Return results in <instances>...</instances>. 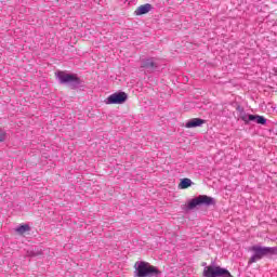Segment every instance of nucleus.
<instances>
[{
  "label": "nucleus",
  "mask_w": 277,
  "mask_h": 277,
  "mask_svg": "<svg viewBox=\"0 0 277 277\" xmlns=\"http://www.w3.org/2000/svg\"><path fill=\"white\" fill-rule=\"evenodd\" d=\"M127 98H129V95L124 92H116L109 95L105 100V103L106 105H122L123 103H127Z\"/></svg>",
  "instance_id": "6"
},
{
  "label": "nucleus",
  "mask_w": 277,
  "mask_h": 277,
  "mask_svg": "<svg viewBox=\"0 0 277 277\" xmlns=\"http://www.w3.org/2000/svg\"><path fill=\"white\" fill-rule=\"evenodd\" d=\"M205 120L200 118H193L188 120L185 124L186 129H195L196 127H202L205 124Z\"/></svg>",
  "instance_id": "9"
},
{
  "label": "nucleus",
  "mask_w": 277,
  "mask_h": 277,
  "mask_svg": "<svg viewBox=\"0 0 277 277\" xmlns=\"http://www.w3.org/2000/svg\"><path fill=\"white\" fill-rule=\"evenodd\" d=\"M203 277H233L230 272L226 268H222L221 266L217 265H208L203 268L202 273Z\"/></svg>",
  "instance_id": "3"
},
{
  "label": "nucleus",
  "mask_w": 277,
  "mask_h": 277,
  "mask_svg": "<svg viewBox=\"0 0 277 277\" xmlns=\"http://www.w3.org/2000/svg\"><path fill=\"white\" fill-rule=\"evenodd\" d=\"M141 68H145L148 72H154V70H157L159 68V61L155 57L150 58H142L141 60Z\"/></svg>",
  "instance_id": "8"
},
{
  "label": "nucleus",
  "mask_w": 277,
  "mask_h": 277,
  "mask_svg": "<svg viewBox=\"0 0 277 277\" xmlns=\"http://www.w3.org/2000/svg\"><path fill=\"white\" fill-rule=\"evenodd\" d=\"M211 205H215V199L213 197H209L207 195H199L198 197H195L190 201H188L187 209L192 210L200 206L211 207Z\"/></svg>",
  "instance_id": "4"
},
{
  "label": "nucleus",
  "mask_w": 277,
  "mask_h": 277,
  "mask_svg": "<svg viewBox=\"0 0 277 277\" xmlns=\"http://www.w3.org/2000/svg\"><path fill=\"white\" fill-rule=\"evenodd\" d=\"M275 74L277 75V67L275 68Z\"/></svg>",
  "instance_id": "14"
},
{
  "label": "nucleus",
  "mask_w": 277,
  "mask_h": 277,
  "mask_svg": "<svg viewBox=\"0 0 277 277\" xmlns=\"http://www.w3.org/2000/svg\"><path fill=\"white\" fill-rule=\"evenodd\" d=\"M240 118L246 122L247 124L249 122H256L258 124H267V119L265 117L260 115H248L246 111H240Z\"/></svg>",
  "instance_id": "7"
},
{
  "label": "nucleus",
  "mask_w": 277,
  "mask_h": 277,
  "mask_svg": "<svg viewBox=\"0 0 277 277\" xmlns=\"http://www.w3.org/2000/svg\"><path fill=\"white\" fill-rule=\"evenodd\" d=\"M16 233H18V235H25V233L30 230L29 225H21L18 227L15 228Z\"/></svg>",
  "instance_id": "12"
},
{
  "label": "nucleus",
  "mask_w": 277,
  "mask_h": 277,
  "mask_svg": "<svg viewBox=\"0 0 277 277\" xmlns=\"http://www.w3.org/2000/svg\"><path fill=\"white\" fill-rule=\"evenodd\" d=\"M56 77L60 83H68L70 88H79L81 83V80L79 79V77H77V75H70L64 71H58L56 74Z\"/></svg>",
  "instance_id": "5"
},
{
  "label": "nucleus",
  "mask_w": 277,
  "mask_h": 277,
  "mask_svg": "<svg viewBox=\"0 0 277 277\" xmlns=\"http://www.w3.org/2000/svg\"><path fill=\"white\" fill-rule=\"evenodd\" d=\"M251 252H253V255L250 258L249 263H256V261H261L263 256H267V254H274L276 252V248L273 247H262L259 245H255L251 247Z\"/></svg>",
  "instance_id": "2"
},
{
  "label": "nucleus",
  "mask_w": 277,
  "mask_h": 277,
  "mask_svg": "<svg viewBox=\"0 0 277 277\" xmlns=\"http://www.w3.org/2000/svg\"><path fill=\"white\" fill-rule=\"evenodd\" d=\"M6 135L5 131L0 129V142H5Z\"/></svg>",
  "instance_id": "13"
},
{
  "label": "nucleus",
  "mask_w": 277,
  "mask_h": 277,
  "mask_svg": "<svg viewBox=\"0 0 277 277\" xmlns=\"http://www.w3.org/2000/svg\"><path fill=\"white\" fill-rule=\"evenodd\" d=\"M134 277H159L161 271L148 262L137 261L134 264Z\"/></svg>",
  "instance_id": "1"
},
{
  "label": "nucleus",
  "mask_w": 277,
  "mask_h": 277,
  "mask_svg": "<svg viewBox=\"0 0 277 277\" xmlns=\"http://www.w3.org/2000/svg\"><path fill=\"white\" fill-rule=\"evenodd\" d=\"M151 10H153V5L150 3H146V4L138 6L135 10V14H136V16H142L143 14H148V12H150Z\"/></svg>",
  "instance_id": "10"
},
{
  "label": "nucleus",
  "mask_w": 277,
  "mask_h": 277,
  "mask_svg": "<svg viewBox=\"0 0 277 277\" xmlns=\"http://www.w3.org/2000/svg\"><path fill=\"white\" fill-rule=\"evenodd\" d=\"M192 185H194V182H192V180L185 177L183 179L180 184H179V188L180 189H187L188 187H192Z\"/></svg>",
  "instance_id": "11"
}]
</instances>
